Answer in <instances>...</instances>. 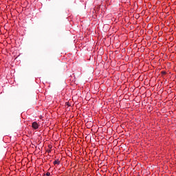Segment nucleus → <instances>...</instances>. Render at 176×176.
Returning <instances> with one entry per match:
<instances>
[{"instance_id": "obj_3", "label": "nucleus", "mask_w": 176, "mask_h": 176, "mask_svg": "<svg viewBox=\"0 0 176 176\" xmlns=\"http://www.w3.org/2000/svg\"><path fill=\"white\" fill-rule=\"evenodd\" d=\"M46 175H47V176H50V173L47 172V173H46Z\"/></svg>"}, {"instance_id": "obj_2", "label": "nucleus", "mask_w": 176, "mask_h": 176, "mask_svg": "<svg viewBox=\"0 0 176 176\" xmlns=\"http://www.w3.org/2000/svg\"><path fill=\"white\" fill-rule=\"evenodd\" d=\"M54 164L56 166V164H60V161L58 160H55L54 162Z\"/></svg>"}, {"instance_id": "obj_4", "label": "nucleus", "mask_w": 176, "mask_h": 176, "mask_svg": "<svg viewBox=\"0 0 176 176\" xmlns=\"http://www.w3.org/2000/svg\"><path fill=\"white\" fill-rule=\"evenodd\" d=\"M162 74H166V72H162Z\"/></svg>"}, {"instance_id": "obj_1", "label": "nucleus", "mask_w": 176, "mask_h": 176, "mask_svg": "<svg viewBox=\"0 0 176 176\" xmlns=\"http://www.w3.org/2000/svg\"><path fill=\"white\" fill-rule=\"evenodd\" d=\"M32 127H33L34 130H37V129H39V125L38 124V122H34L32 124Z\"/></svg>"}]
</instances>
